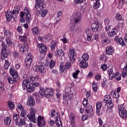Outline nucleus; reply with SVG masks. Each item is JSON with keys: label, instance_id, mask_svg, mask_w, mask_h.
<instances>
[{"label": "nucleus", "instance_id": "f257e3e1", "mask_svg": "<svg viewBox=\"0 0 127 127\" xmlns=\"http://www.w3.org/2000/svg\"><path fill=\"white\" fill-rule=\"evenodd\" d=\"M89 60V55L87 53H84L79 60V66L80 68H87L88 66L87 60Z\"/></svg>", "mask_w": 127, "mask_h": 127}, {"label": "nucleus", "instance_id": "f03ea898", "mask_svg": "<svg viewBox=\"0 0 127 127\" xmlns=\"http://www.w3.org/2000/svg\"><path fill=\"white\" fill-rule=\"evenodd\" d=\"M25 16V20L27 23H29L30 22V20L31 19V15L29 13V10H28V8L25 7L24 8V12H21L20 16V17H23V16Z\"/></svg>", "mask_w": 127, "mask_h": 127}, {"label": "nucleus", "instance_id": "7ed1b4c3", "mask_svg": "<svg viewBox=\"0 0 127 127\" xmlns=\"http://www.w3.org/2000/svg\"><path fill=\"white\" fill-rule=\"evenodd\" d=\"M30 115H27V117L32 123L36 124V119H35V114H36V109L34 108H31L29 109Z\"/></svg>", "mask_w": 127, "mask_h": 127}, {"label": "nucleus", "instance_id": "20e7f679", "mask_svg": "<svg viewBox=\"0 0 127 127\" xmlns=\"http://www.w3.org/2000/svg\"><path fill=\"white\" fill-rule=\"evenodd\" d=\"M44 0H36V4L35 5V8L36 11L39 12V14H40V10L44 8V3L43 2Z\"/></svg>", "mask_w": 127, "mask_h": 127}, {"label": "nucleus", "instance_id": "39448f33", "mask_svg": "<svg viewBox=\"0 0 127 127\" xmlns=\"http://www.w3.org/2000/svg\"><path fill=\"white\" fill-rule=\"evenodd\" d=\"M72 18L75 23H80L82 19V15L80 12L76 11L73 14Z\"/></svg>", "mask_w": 127, "mask_h": 127}, {"label": "nucleus", "instance_id": "423d86ee", "mask_svg": "<svg viewBox=\"0 0 127 127\" xmlns=\"http://www.w3.org/2000/svg\"><path fill=\"white\" fill-rule=\"evenodd\" d=\"M68 56L69 57V61L71 62V63H74L75 59L77 57V54L75 52V50H74V49L69 50Z\"/></svg>", "mask_w": 127, "mask_h": 127}, {"label": "nucleus", "instance_id": "0eeeda50", "mask_svg": "<svg viewBox=\"0 0 127 127\" xmlns=\"http://www.w3.org/2000/svg\"><path fill=\"white\" fill-rule=\"evenodd\" d=\"M1 45L2 48L1 52V60H4L6 57H7V53H6V45L4 42H2Z\"/></svg>", "mask_w": 127, "mask_h": 127}, {"label": "nucleus", "instance_id": "6e6552de", "mask_svg": "<svg viewBox=\"0 0 127 127\" xmlns=\"http://www.w3.org/2000/svg\"><path fill=\"white\" fill-rule=\"evenodd\" d=\"M22 85L23 89H27L28 93H32V92H34V90H35V88L33 87V85H32V84L31 85L29 83H26L23 84V82H22Z\"/></svg>", "mask_w": 127, "mask_h": 127}, {"label": "nucleus", "instance_id": "1a4fd4ad", "mask_svg": "<svg viewBox=\"0 0 127 127\" xmlns=\"http://www.w3.org/2000/svg\"><path fill=\"white\" fill-rule=\"evenodd\" d=\"M33 70L35 72H39L42 74L45 73V67L43 65H35L33 67Z\"/></svg>", "mask_w": 127, "mask_h": 127}, {"label": "nucleus", "instance_id": "9d476101", "mask_svg": "<svg viewBox=\"0 0 127 127\" xmlns=\"http://www.w3.org/2000/svg\"><path fill=\"white\" fill-rule=\"evenodd\" d=\"M65 94L64 95V97L67 98L69 95H75L76 91L74 89H71L70 87H67L64 90Z\"/></svg>", "mask_w": 127, "mask_h": 127}, {"label": "nucleus", "instance_id": "9b49d317", "mask_svg": "<svg viewBox=\"0 0 127 127\" xmlns=\"http://www.w3.org/2000/svg\"><path fill=\"white\" fill-rule=\"evenodd\" d=\"M37 125L39 127H45L46 125V122L44 118L41 116H38L37 118Z\"/></svg>", "mask_w": 127, "mask_h": 127}, {"label": "nucleus", "instance_id": "f8f14e48", "mask_svg": "<svg viewBox=\"0 0 127 127\" xmlns=\"http://www.w3.org/2000/svg\"><path fill=\"white\" fill-rule=\"evenodd\" d=\"M91 27L92 31H97L99 28L100 29L102 27V24L99 23V22H94V23L91 25Z\"/></svg>", "mask_w": 127, "mask_h": 127}, {"label": "nucleus", "instance_id": "ddd939ff", "mask_svg": "<svg viewBox=\"0 0 127 127\" xmlns=\"http://www.w3.org/2000/svg\"><path fill=\"white\" fill-rule=\"evenodd\" d=\"M32 63V56L31 54H29L25 59L24 64L26 66H30Z\"/></svg>", "mask_w": 127, "mask_h": 127}, {"label": "nucleus", "instance_id": "4468645a", "mask_svg": "<svg viewBox=\"0 0 127 127\" xmlns=\"http://www.w3.org/2000/svg\"><path fill=\"white\" fill-rule=\"evenodd\" d=\"M38 78V76H36L35 77L34 76H31L29 77L27 79H25L23 81V84H25L27 83H29V84H33V82L35 81V79Z\"/></svg>", "mask_w": 127, "mask_h": 127}, {"label": "nucleus", "instance_id": "2eb2a0df", "mask_svg": "<svg viewBox=\"0 0 127 127\" xmlns=\"http://www.w3.org/2000/svg\"><path fill=\"white\" fill-rule=\"evenodd\" d=\"M115 53V49L112 46H108L106 48L107 55H113Z\"/></svg>", "mask_w": 127, "mask_h": 127}, {"label": "nucleus", "instance_id": "dca6fc26", "mask_svg": "<svg viewBox=\"0 0 127 127\" xmlns=\"http://www.w3.org/2000/svg\"><path fill=\"white\" fill-rule=\"evenodd\" d=\"M85 111L86 115H87L88 117H92V116H93V107L92 106H87L85 109Z\"/></svg>", "mask_w": 127, "mask_h": 127}, {"label": "nucleus", "instance_id": "f3484780", "mask_svg": "<svg viewBox=\"0 0 127 127\" xmlns=\"http://www.w3.org/2000/svg\"><path fill=\"white\" fill-rule=\"evenodd\" d=\"M39 51L41 54H45V52L47 51V47L43 44H39L38 45Z\"/></svg>", "mask_w": 127, "mask_h": 127}, {"label": "nucleus", "instance_id": "a211bd4d", "mask_svg": "<svg viewBox=\"0 0 127 127\" xmlns=\"http://www.w3.org/2000/svg\"><path fill=\"white\" fill-rule=\"evenodd\" d=\"M20 10V7H19V6L16 5L14 7V8L12 11L13 18H16L17 15H18V13L19 12Z\"/></svg>", "mask_w": 127, "mask_h": 127}, {"label": "nucleus", "instance_id": "6ab92c4d", "mask_svg": "<svg viewBox=\"0 0 127 127\" xmlns=\"http://www.w3.org/2000/svg\"><path fill=\"white\" fill-rule=\"evenodd\" d=\"M55 55L56 57H63L65 55V53L61 49H58L55 52Z\"/></svg>", "mask_w": 127, "mask_h": 127}, {"label": "nucleus", "instance_id": "aec40b11", "mask_svg": "<svg viewBox=\"0 0 127 127\" xmlns=\"http://www.w3.org/2000/svg\"><path fill=\"white\" fill-rule=\"evenodd\" d=\"M54 91L53 88H47L46 89V94L45 97L46 98H50L51 96L54 94Z\"/></svg>", "mask_w": 127, "mask_h": 127}, {"label": "nucleus", "instance_id": "412c9836", "mask_svg": "<svg viewBox=\"0 0 127 127\" xmlns=\"http://www.w3.org/2000/svg\"><path fill=\"white\" fill-rule=\"evenodd\" d=\"M5 16L7 21H10L12 18H13V14L11 11L7 10V12L5 13Z\"/></svg>", "mask_w": 127, "mask_h": 127}, {"label": "nucleus", "instance_id": "4be33fe9", "mask_svg": "<svg viewBox=\"0 0 127 127\" xmlns=\"http://www.w3.org/2000/svg\"><path fill=\"white\" fill-rule=\"evenodd\" d=\"M9 73L14 78H17L18 77V73H17V71L13 69L12 68H10L9 69Z\"/></svg>", "mask_w": 127, "mask_h": 127}, {"label": "nucleus", "instance_id": "5701e85b", "mask_svg": "<svg viewBox=\"0 0 127 127\" xmlns=\"http://www.w3.org/2000/svg\"><path fill=\"white\" fill-rule=\"evenodd\" d=\"M69 120L70 121V125L72 127H76V125L75 124V116L73 113H71L69 116Z\"/></svg>", "mask_w": 127, "mask_h": 127}, {"label": "nucleus", "instance_id": "b1692460", "mask_svg": "<svg viewBox=\"0 0 127 127\" xmlns=\"http://www.w3.org/2000/svg\"><path fill=\"white\" fill-rule=\"evenodd\" d=\"M27 104L28 106H30V107H32V106H34L35 105V101L32 97H29L28 98Z\"/></svg>", "mask_w": 127, "mask_h": 127}, {"label": "nucleus", "instance_id": "393cba45", "mask_svg": "<svg viewBox=\"0 0 127 127\" xmlns=\"http://www.w3.org/2000/svg\"><path fill=\"white\" fill-rule=\"evenodd\" d=\"M4 36L6 37V38H11L12 37V32H10V31L8 30H3Z\"/></svg>", "mask_w": 127, "mask_h": 127}, {"label": "nucleus", "instance_id": "a878e982", "mask_svg": "<svg viewBox=\"0 0 127 127\" xmlns=\"http://www.w3.org/2000/svg\"><path fill=\"white\" fill-rule=\"evenodd\" d=\"M102 108V102H97L96 103V112L97 116H100L101 115L100 114V111H101V109Z\"/></svg>", "mask_w": 127, "mask_h": 127}, {"label": "nucleus", "instance_id": "bb28decb", "mask_svg": "<svg viewBox=\"0 0 127 127\" xmlns=\"http://www.w3.org/2000/svg\"><path fill=\"white\" fill-rule=\"evenodd\" d=\"M107 104L108 105V107L107 109L106 110V113L107 114H109V110L111 111V109H113V108H114L115 105H114L113 101H110V102H108Z\"/></svg>", "mask_w": 127, "mask_h": 127}, {"label": "nucleus", "instance_id": "cd10ccee", "mask_svg": "<svg viewBox=\"0 0 127 127\" xmlns=\"http://www.w3.org/2000/svg\"><path fill=\"white\" fill-rule=\"evenodd\" d=\"M57 115H58L56 117L57 127H62V122L60 121V115L58 113H57Z\"/></svg>", "mask_w": 127, "mask_h": 127}, {"label": "nucleus", "instance_id": "c85d7f7f", "mask_svg": "<svg viewBox=\"0 0 127 127\" xmlns=\"http://www.w3.org/2000/svg\"><path fill=\"white\" fill-rule=\"evenodd\" d=\"M109 78L110 80H113L115 78V72L113 71V69L108 70Z\"/></svg>", "mask_w": 127, "mask_h": 127}, {"label": "nucleus", "instance_id": "c756f323", "mask_svg": "<svg viewBox=\"0 0 127 127\" xmlns=\"http://www.w3.org/2000/svg\"><path fill=\"white\" fill-rule=\"evenodd\" d=\"M58 45V42L53 40L51 42V48L52 51H54L55 50V47H57Z\"/></svg>", "mask_w": 127, "mask_h": 127}, {"label": "nucleus", "instance_id": "7c9ffc66", "mask_svg": "<svg viewBox=\"0 0 127 127\" xmlns=\"http://www.w3.org/2000/svg\"><path fill=\"white\" fill-rule=\"evenodd\" d=\"M20 50L21 52H25V51H27V50H28V45L27 44H24L22 45L20 48Z\"/></svg>", "mask_w": 127, "mask_h": 127}, {"label": "nucleus", "instance_id": "2f4dec72", "mask_svg": "<svg viewBox=\"0 0 127 127\" xmlns=\"http://www.w3.org/2000/svg\"><path fill=\"white\" fill-rule=\"evenodd\" d=\"M117 33H118V30L113 29L111 32L108 33V36L109 37H114L115 35H117Z\"/></svg>", "mask_w": 127, "mask_h": 127}, {"label": "nucleus", "instance_id": "473e14b6", "mask_svg": "<svg viewBox=\"0 0 127 127\" xmlns=\"http://www.w3.org/2000/svg\"><path fill=\"white\" fill-rule=\"evenodd\" d=\"M19 40L21 42H26L27 41V35L24 34L23 36H19Z\"/></svg>", "mask_w": 127, "mask_h": 127}, {"label": "nucleus", "instance_id": "72a5a7b5", "mask_svg": "<svg viewBox=\"0 0 127 127\" xmlns=\"http://www.w3.org/2000/svg\"><path fill=\"white\" fill-rule=\"evenodd\" d=\"M25 119H20V121L19 122H16L15 125L16 126H24L25 125Z\"/></svg>", "mask_w": 127, "mask_h": 127}, {"label": "nucleus", "instance_id": "f704fd0d", "mask_svg": "<svg viewBox=\"0 0 127 127\" xmlns=\"http://www.w3.org/2000/svg\"><path fill=\"white\" fill-rule=\"evenodd\" d=\"M4 123L6 126H9L11 123V119L10 117H5L4 119Z\"/></svg>", "mask_w": 127, "mask_h": 127}, {"label": "nucleus", "instance_id": "c9c22d12", "mask_svg": "<svg viewBox=\"0 0 127 127\" xmlns=\"http://www.w3.org/2000/svg\"><path fill=\"white\" fill-rule=\"evenodd\" d=\"M104 103H106V104L110 102H112V98H111V96L109 95H105L104 97Z\"/></svg>", "mask_w": 127, "mask_h": 127}, {"label": "nucleus", "instance_id": "e433bc0d", "mask_svg": "<svg viewBox=\"0 0 127 127\" xmlns=\"http://www.w3.org/2000/svg\"><path fill=\"white\" fill-rule=\"evenodd\" d=\"M100 0H95V2H94V4L93 5L94 9H97L100 7Z\"/></svg>", "mask_w": 127, "mask_h": 127}, {"label": "nucleus", "instance_id": "4c0bfd02", "mask_svg": "<svg viewBox=\"0 0 127 127\" xmlns=\"http://www.w3.org/2000/svg\"><path fill=\"white\" fill-rule=\"evenodd\" d=\"M40 10H42L41 12V15L42 17H45V16H46V15L48 13V10L47 9H44V8Z\"/></svg>", "mask_w": 127, "mask_h": 127}, {"label": "nucleus", "instance_id": "58836bf2", "mask_svg": "<svg viewBox=\"0 0 127 127\" xmlns=\"http://www.w3.org/2000/svg\"><path fill=\"white\" fill-rule=\"evenodd\" d=\"M119 115L121 118H122V119H126L127 117V110L125 111H121V112H119Z\"/></svg>", "mask_w": 127, "mask_h": 127}, {"label": "nucleus", "instance_id": "ea45409f", "mask_svg": "<svg viewBox=\"0 0 127 127\" xmlns=\"http://www.w3.org/2000/svg\"><path fill=\"white\" fill-rule=\"evenodd\" d=\"M46 94V90L43 88H40L39 91V94L41 97H45V94Z\"/></svg>", "mask_w": 127, "mask_h": 127}, {"label": "nucleus", "instance_id": "a19ab883", "mask_svg": "<svg viewBox=\"0 0 127 127\" xmlns=\"http://www.w3.org/2000/svg\"><path fill=\"white\" fill-rule=\"evenodd\" d=\"M16 78H14L13 77H11L10 76H9L7 78V81L9 84H13V83H15L16 82V80H15Z\"/></svg>", "mask_w": 127, "mask_h": 127}, {"label": "nucleus", "instance_id": "79ce46f5", "mask_svg": "<svg viewBox=\"0 0 127 127\" xmlns=\"http://www.w3.org/2000/svg\"><path fill=\"white\" fill-rule=\"evenodd\" d=\"M92 90L95 92L98 91V83L94 81L92 83Z\"/></svg>", "mask_w": 127, "mask_h": 127}, {"label": "nucleus", "instance_id": "37998d69", "mask_svg": "<svg viewBox=\"0 0 127 127\" xmlns=\"http://www.w3.org/2000/svg\"><path fill=\"white\" fill-rule=\"evenodd\" d=\"M64 64H63V63H62L60 65V70L62 73H63L66 71V66H65Z\"/></svg>", "mask_w": 127, "mask_h": 127}, {"label": "nucleus", "instance_id": "c03bdc74", "mask_svg": "<svg viewBox=\"0 0 127 127\" xmlns=\"http://www.w3.org/2000/svg\"><path fill=\"white\" fill-rule=\"evenodd\" d=\"M7 106L11 111L14 109V104H13L11 101L7 102Z\"/></svg>", "mask_w": 127, "mask_h": 127}, {"label": "nucleus", "instance_id": "a18cd8bd", "mask_svg": "<svg viewBox=\"0 0 127 127\" xmlns=\"http://www.w3.org/2000/svg\"><path fill=\"white\" fill-rule=\"evenodd\" d=\"M118 110L119 111V112H125L127 111L126 110V107H125V105L123 104L118 105Z\"/></svg>", "mask_w": 127, "mask_h": 127}, {"label": "nucleus", "instance_id": "49530a36", "mask_svg": "<svg viewBox=\"0 0 127 127\" xmlns=\"http://www.w3.org/2000/svg\"><path fill=\"white\" fill-rule=\"evenodd\" d=\"M32 33L34 35H38L39 33V31L38 30V28L37 27H35L32 29Z\"/></svg>", "mask_w": 127, "mask_h": 127}, {"label": "nucleus", "instance_id": "de8ad7c7", "mask_svg": "<svg viewBox=\"0 0 127 127\" xmlns=\"http://www.w3.org/2000/svg\"><path fill=\"white\" fill-rule=\"evenodd\" d=\"M85 32L87 35V40L88 41H91V40H92V35H91V34H89L90 33V30L87 29V30H86Z\"/></svg>", "mask_w": 127, "mask_h": 127}, {"label": "nucleus", "instance_id": "09e8293b", "mask_svg": "<svg viewBox=\"0 0 127 127\" xmlns=\"http://www.w3.org/2000/svg\"><path fill=\"white\" fill-rule=\"evenodd\" d=\"M114 78H115L117 81H120V80L122 79V76L119 72H116L115 73Z\"/></svg>", "mask_w": 127, "mask_h": 127}, {"label": "nucleus", "instance_id": "8fccbe9b", "mask_svg": "<svg viewBox=\"0 0 127 127\" xmlns=\"http://www.w3.org/2000/svg\"><path fill=\"white\" fill-rule=\"evenodd\" d=\"M53 37V36H52V35H51L50 34H49L45 36V38L46 41H50V40H51V39H52Z\"/></svg>", "mask_w": 127, "mask_h": 127}, {"label": "nucleus", "instance_id": "3c124183", "mask_svg": "<svg viewBox=\"0 0 127 127\" xmlns=\"http://www.w3.org/2000/svg\"><path fill=\"white\" fill-rule=\"evenodd\" d=\"M118 44H119V45H122V46H125V42H124V40L123 39V38H120L118 42Z\"/></svg>", "mask_w": 127, "mask_h": 127}, {"label": "nucleus", "instance_id": "603ef678", "mask_svg": "<svg viewBox=\"0 0 127 127\" xmlns=\"http://www.w3.org/2000/svg\"><path fill=\"white\" fill-rule=\"evenodd\" d=\"M9 65H10V63L7 60H5V64H4V69H7L9 67Z\"/></svg>", "mask_w": 127, "mask_h": 127}, {"label": "nucleus", "instance_id": "864d4df0", "mask_svg": "<svg viewBox=\"0 0 127 127\" xmlns=\"http://www.w3.org/2000/svg\"><path fill=\"white\" fill-rule=\"evenodd\" d=\"M13 120L14 122H17L19 120V115H17V114H14L13 115Z\"/></svg>", "mask_w": 127, "mask_h": 127}, {"label": "nucleus", "instance_id": "5fc2aeb1", "mask_svg": "<svg viewBox=\"0 0 127 127\" xmlns=\"http://www.w3.org/2000/svg\"><path fill=\"white\" fill-rule=\"evenodd\" d=\"M80 73V70H76L75 72H74L72 74V77L74 79H77L78 78V74Z\"/></svg>", "mask_w": 127, "mask_h": 127}, {"label": "nucleus", "instance_id": "6e6d98bb", "mask_svg": "<svg viewBox=\"0 0 127 127\" xmlns=\"http://www.w3.org/2000/svg\"><path fill=\"white\" fill-rule=\"evenodd\" d=\"M113 94V97L115 99H118V98H120V95L119 94V92H112Z\"/></svg>", "mask_w": 127, "mask_h": 127}, {"label": "nucleus", "instance_id": "4d7b16f0", "mask_svg": "<svg viewBox=\"0 0 127 127\" xmlns=\"http://www.w3.org/2000/svg\"><path fill=\"white\" fill-rule=\"evenodd\" d=\"M54 66H55V62L53 60H51L49 63V67L51 69H52Z\"/></svg>", "mask_w": 127, "mask_h": 127}, {"label": "nucleus", "instance_id": "13d9d810", "mask_svg": "<svg viewBox=\"0 0 127 127\" xmlns=\"http://www.w3.org/2000/svg\"><path fill=\"white\" fill-rule=\"evenodd\" d=\"M72 66V64H71V63L70 62H67L65 64V68H67V69H70Z\"/></svg>", "mask_w": 127, "mask_h": 127}, {"label": "nucleus", "instance_id": "bf43d9fd", "mask_svg": "<svg viewBox=\"0 0 127 127\" xmlns=\"http://www.w3.org/2000/svg\"><path fill=\"white\" fill-rule=\"evenodd\" d=\"M18 110H20V111H24V108L23 107V106H22V105L19 104H18V105L17 106Z\"/></svg>", "mask_w": 127, "mask_h": 127}, {"label": "nucleus", "instance_id": "052dcab7", "mask_svg": "<svg viewBox=\"0 0 127 127\" xmlns=\"http://www.w3.org/2000/svg\"><path fill=\"white\" fill-rule=\"evenodd\" d=\"M17 30L20 33V34H22V27L21 26H18L17 28Z\"/></svg>", "mask_w": 127, "mask_h": 127}, {"label": "nucleus", "instance_id": "680f3d73", "mask_svg": "<svg viewBox=\"0 0 127 127\" xmlns=\"http://www.w3.org/2000/svg\"><path fill=\"white\" fill-rule=\"evenodd\" d=\"M82 104H83L84 107H87V105H88V104H89L88 100L84 99L82 102Z\"/></svg>", "mask_w": 127, "mask_h": 127}, {"label": "nucleus", "instance_id": "e2e57ef3", "mask_svg": "<svg viewBox=\"0 0 127 127\" xmlns=\"http://www.w3.org/2000/svg\"><path fill=\"white\" fill-rule=\"evenodd\" d=\"M32 86L34 87V88H35V87H39V86H40V84H39V82H33L32 84Z\"/></svg>", "mask_w": 127, "mask_h": 127}, {"label": "nucleus", "instance_id": "0e129e2a", "mask_svg": "<svg viewBox=\"0 0 127 127\" xmlns=\"http://www.w3.org/2000/svg\"><path fill=\"white\" fill-rule=\"evenodd\" d=\"M116 18L117 20H121L122 19V15L120 13L116 14Z\"/></svg>", "mask_w": 127, "mask_h": 127}, {"label": "nucleus", "instance_id": "69168bd1", "mask_svg": "<svg viewBox=\"0 0 127 127\" xmlns=\"http://www.w3.org/2000/svg\"><path fill=\"white\" fill-rule=\"evenodd\" d=\"M48 123L50 126H51V127H53V126L55 125V122L52 119H50V121H49Z\"/></svg>", "mask_w": 127, "mask_h": 127}, {"label": "nucleus", "instance_id": "338daca9", "mask_svg": "<svg viewBox=\"0 0 127 127\" xmlns=\"http://www.w3.org/2000/svg\"><path fill=\"white\" fill-rule=\"evenodd\" d=\"M5 42L7 45H10L11 44V41L10 40V38H6L5 40Z\"/></svg>", "mask_w": 127, "mask_h": 127}, {"label": "nucleus", "instance_id": "774afa93", "mask_svg": "<svg viewBox=\"0 0 127 127\" xmlns=\"http://www.w3.org/2000/svg\"><path fill=\"white\" fill-rule=\"evenodd\" d=\"M101 69L103 70V71H106L107 70V64H103L101 66Z\"/></svg>", "mask_w": 127, "mask_h": 127}]
</instances>
